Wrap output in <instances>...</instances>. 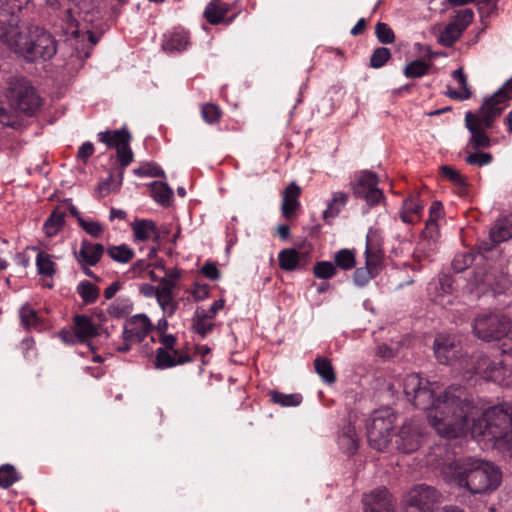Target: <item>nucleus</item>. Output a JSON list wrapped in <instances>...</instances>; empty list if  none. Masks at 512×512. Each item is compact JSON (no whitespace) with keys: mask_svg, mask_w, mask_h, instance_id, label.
<instances>
[{"mask_svg":"<svg viewBox=\"0 0 512 512\" xmlns=\"http://www.w3.org/2000/svg\"><path fill=\"white\" fill-rule=\"evenodd\" d=\"M403 390L415 408L427 411L429 423L442 437L463 436L467 418L478 409L477 400L465 388L450 386L435 397L431 383L418 374L405 377Z\"/></svg>","mask_w":512,"mask_h":512,"instance_id":"nucleus-1","label":"nucleus"},{"mask_svg":"<svg viewBox=\"0 0 512 512\" xmlns=\"http://www.w3.org/2000/svg\"><path fill=\"white\" fill-rule=\"evenodd\" d=\"M446 483L466 489L470 494H490L502 482V472L493 462L474 457H462L442 468Z\"/></svg>","mask_w":512,"mask_h":512,"instance_id":"nucleus-2","label":"nucleus"},{"mask_svg":"<svg viewBox=\"0 0 512 512\" xmlns=\"http://www.w3.org/2000/svg\"><path fill=\"white\" fill-rule=\"evenodd\" d=\"M477 400V412L469 416L463 428V435L470 430L475 438H483L499 443L512 440V407L495 405L485 408L481 399L472 395Z\"/></svg>","mask_w":512,"mask_h":512,"instance_id":"nucleus-3","label":"nucleus"},{"mask_svg":"<svg viewBox=\"0 0 512 512\" xmlns=\"http://www.w3.org/2000/svg\"><path fill=\"white\" fill-rule=\"evenodd\" d=\"M512 80H507L490 98L486 99L480 108L479 114L467 112L465 125L471 137L469 145L474 149L488 148L491 140L486 129L492 127L494 120L502 113L509 100L512 99Z\"/></svg>","mask_w":512,"mask_h":512,"instance_id":"nucleus-4","label":"nucleus"},{"mask_svg":"<svg viewBox=\"0 0 512 512\" xmlns=\"http://www.w3.org/2000/svg\"><path fill=\"white\" fill-rule=\"evenodd\" d=\"M9 41L11 50L27 61L51 59L57 52V43L54 37L39 27L30 29L28 37L18 29L15 39H9Z\"/></svg>","mask_w":512,"mask_h":512,"instance_id":"nucleus-5","label":"nucleus"},{"mask_svg":"<svg viewBox=\"0 0 512 512\" xmlns=\"http://www.w3.org/2000/svg\"><path fill=\"white\" fill-rule=\"evenodd\" d=\"M99 141L108 147H114L117 150V159L121 170L117 176L110 173L109 177L101 181L98 189L101 193L108 194L120 188L123 181L124 169L133 161V152L130 148L131 135L125 129L100 132Z\"/></svg>","mask_w":512,"mask_h":512,"instance_id":"nucleus-6","label":"nucleus"},{"mask_svg":"<svg viewBox=\"0 0 512 512\" xmlns=\"http://www.w3.org/2000/svg\"><path fill=\"white\" fill-rule=\"evenodd\" d=\"M10 106L26 115H33L41 104V99L31 83L23 77L11 78L7 87Z\"/></svg>","mask_w":512,"mask_h":512,"instance_id":"nucleus-7","label":"nucleus"},{"mask_svg":"<svg viewBox=\"0 0 512 512\" xmlns=\"http://www.w3.org/2000/svg\"><path fill=\"white\" fill-rule=\"evenodd\" d=\"M365 267L356 269L353 275L355 285L364 287L374 278L382 261V238L377 229H370L366 237Z\"/></svg>","mask_w":512,"mask_h":512,"instance_id":"nucleus-8","label":"nucleus"},{"mask_svg":"<svg viewBox=\"0 0 512 512\" xmlns=\"http://www.w3.org/2000/svg\"><path fill=\"white\" fill-rule=\"evenodd\" d=\"M395 421L396 414L393 409L389 407L373 412L371 421L367 425V438L372 448L378 451H383L387 448Z\"/></svg>","mask_w":512,"mask_h":512,"instance_id":"nucleus-9","label":"nucleus"},{"mask_svg":"<svg viewBox=\"0 0 512 512\" xmlns=\"http://www.w3.org/2000/svg\"><path fill=\"white\" fill-rule=\"evenodd\" d=\"M474 333L484 341L500 339L511 329V321L505 315L489 314L478 317L474 322Z\"/></svg>","mask_w":512,"mask_h":512,"instance_id":"nucleus-10","label":"nucleus"},{"mask_svg":"<svg viewBox=\"0 0 512 512\" xmlns=\"http://www.w3.org/2000/svg\"><path fill=\"white\" fill-rule=\"evenodd\" d=\"M58 335L67 344L85 343L98 335V325L87 315H75L72 330H62Z\"/></svg>","mask_w":512,"mask_h":512,"instance_id":"nucleus-11","label":"nucleus"},{"mask_svg":"<svg viewBox=\"0 0 512 512\" xmlns=\"http://www.w3.org/2000/svg\"><path fill=\"white\" fill-rule=\"evenodd\" d=\"M152 327L146 314H136L128 318L123 325L124 350H130L134 344L142 342Z\"/></svg>","mask_w":512,"mask_h":512,"instance_id":"nucleus-12","label":"nucleus"},{"mask_svg":"<svg viewBox=\"0 0 512 512\" xmlns=\"http://www.w3.org/2000/svg\"><path fill=\"white\" fill-rule=\"evenodd\" d=\"M474 12L470 8L457 11L452 20L439 34L438 42L445 47H451L461 37L465 29L471 24Z\"/></svg>","mask_w":512,"mask_h":512,"instance_id":"nucleus-13","label":"nucleus"},{"mask_svg":"<svg viewBox=\"0 0 512 512\" xmlns=\"http://www.w3.org/2000/svg\"><path fill=\"white\" fill-rule=\"evenodd\" d=\"M441 493L436 488L419 484L409 491L406 503L416 506L425 512H434V506L440 502Z\"/></svg>","mask_w":512,"mask_h":512,"instance_id":"nucleus-14","label":"nucleus"},{"mask_svg":"<svg viewBox=\"0 0 512 512\" xmlns=\"http://www.w3.org/2000/svg\"><path fill=\"white\" fill-rule=\"evenodd\" d=\"M378 177L375 173L364 171L354 186L356 197L363 198L370 206L377 205L383 199V192L377 187Z\"/></svg>","mask_w":512,"mask_h":512,"instance_id":"nucleus-15","label":"nucleus"},{"mask_svg":"<svg viewBox=\"0 0 512 512\" xmlns=\"http://www.w3.org/2000/svg\"><path fill=\"white\" fill-rule=\"evenodd\" d=\"M420 438V430L416 425L404 423L396 436V448L404 454L413 453L420 447Z\"/></svg>","mask_w":512,"mask_h":512,"instance_id":"nucleus-16","label":"nucleus"},{"mask_svg":"<svg viewBox=\"0 0 512 512\" xmlns=\"http://www.w3.org/2000/svg\"><path fill=\"white\" fill-rule=\"evenodd\" d=\"M105 248L100 243H92L83 239L79 250L74 251V256L80 266L96 265L104 254Z\"/></svg>","mask_w":512,"mask_h":512,"instance_id":"nucleus-17","label":"nucleus"},{"mask_svg":"<svg viewBox=\"0 0 512 512\" xmlns=\"http://www.w3.org/2000/svg\"><path fill=\"white\" fill-rule=\"evenodd\" d=\"M363 502L365 512H395L391 495L386 488L372 491Z\"/></svg>","mask_w":512,"mask_h":512,"instance_id":"nucleus-18","label":"nucleus"},{"mask_svg":"<svg viewBox=\"0 0 512 512\" xmlns=\"http://www.w3.org/2000/svg\"><path fill=\"white\" fill-rule=\"evenodd\" d=\"M175 287L176 284H172L171 281L164 282V285H160V290L156 298L163 314L167 317L173 316L178 308V301L175 300L174 297Z\"/></svg>","mask_w":512,"mask_h":512,"instance_id":"nucleus-19","label":"nucleus"},{"mask_svg":"<svg viewBox=\"0 0 512 512\" xmlns=\"http://www.w3.org/2000/svg\"><path fill=\"white\" fill-rule=\"evenodd\" d=\"M423 204L417 196H410L403 201L401 211L399 213L401 220L406 224H415L421 219Z\"/></svg>","mask_w":512,"mask_h":512,"instance_id":"nucleus-20","label":"nucleus"},{"mask_svg":"<svg viewBox=\"0 0 512 512\" xmlns=\"http://www.w3.org/2000/svg\"><path fill=\"white\" fill-rule=\"evenodd\" d=\"M438 220L436 219H428L426 222L425 229L422 232L424 239L418 244L414 252V257L420 261L423 258L428 257L425 254V250L427 247L431 246V241L434 243L438 237L439 227Z\"/></svg>","mask_w":512,"mask_h":512,"instance_id":"nucleus-21","label":"nucleus"},{"mask_svg":"<svg viewBox=\"0 0 512 512\" xmlns=\"http://www.w3.org/2000/svg\"><path fill=\"white\" fill-rule=\"evenodd\" d=\"M131 227L135 241H145L153 238L155 242H158L159 235L154 221L149 219H136Z\"/></svg>","mask_w":512,"mask_h":512,"instance_id":"nucleus-22","label":"nucleus"},{"mask_svg":"<svg viewBox=\"0 0 512 512\" xmlns=\"http://www.w3.org/2000/svg\"><path fill=\"white\" fill-rule=\"evenodd\" d=\"M452 77L458 85V89H452L448 87L445 93L448 97L459 101L467 100L471 97L472 92L467 82V76L464 73L463 68H458L452 72Z\"/></svg>","mask_w":512,"mask_h":512,"instance_id":"nucleus-23","label":"nucleus"},{"mask_svg":"<svg viewBox=\"0 0 512 512\" xmlns=\"http://www.w3.org/2000/svg\"><path fill=\"white\" fill-rule=\"evenodd\" d=\"M300 196V187L296 183L289 184L283 192L282 214L290 218L299 206L298 198Z\"/></svg>","mask_w":512,"mask_h":512,"instance_id":"nucleus-24","label":"nucleus"},{"mask_svg":"<svg viewBox=\"0 0 512 512\" xmlns=\"http://www.w3.org/2000/svg\"><path fill=\"white\" fill-rule=\"evenodd\" d=\"M489 238L493 243H502L512 238V216L499 218L490 229Z\"/></svg>","mask_w":512,"mask_h":512,"instance_id":"nucleus-25","label":"nucleus"},{"mask_svg":"<svg viewBox=\"0 0 512 512\" xmlns=\"http://www.w3.org/2000/svg\"><path fill=\"white\" fill-rule=\"evenodd\" d=\"M18 30V17L14 15L0 16V46L6 45L11 49L9 39H15Z\"/></svg>","mask_w":512,"mask_h":512,"instance_id":"nucleus-26","label":"nucleus"},{"mask_svg":"<svg viewBox=\"0 0 512 512\" xmlns=\"http://www.w3.org/2000/svg\"><path fill=\"white\" fill-rule=\"evenodd\" d=\"M62 21V29L64 34L68 36H73L75 38H78L80 36H82L83 38L87 37L92 45H95L97 43L98 39L89 30L81 32L78 29V23L73 17L70 9L66 10L65 16Z\"/></svg>","mask_w":512,"mask_h":512,"instance_id":"nucleus-27","label":"nucleus"},{"mask_svg":"<svg viewBox=\"0 0 512 512\" xmlns=\"http://www.w3.org/2000/svg\"><path fill=\"white\" fill-rule=\"evenodd\" d=\"M189 44V34L184 30H174L163 43V49L168 52H181Z\"/></svg>","mask_w":512,"mask_h":512,"instance_id":"nucleus-28","label":"nucleus"},{"mask_svg":"<svg viewBox=\"0 0 512 512\" xmlns=\"http://www.w3.org/2000/svg\"><path fill=\"white\" fill-rule=\"evenodd\" d=\"M229 8L221 0H212L205 8L204 16L210 24H218L224 20Z\"/></svg>","mask_w":512,"mask_h":512,"instance_id":"nucleus-29","label":"nucleus"},{"mask_svg":"<svg viewBox=\"0 0 512 512\" xmlns=\"http://www.w3.org/2000/svg\"><path fill=\"white\" fill-rule=\"evenodd\" d=\"M348 201V195L344 192H334L332 199L328 202L327 208L323 211V219L329 222L339 215Z\"/></svg>","mask_w":512,"mask_h":512,"instance_id":"nucleus-30","label":"nucleus"},{"mask_svg":"<svg viewBox=\"0 0 512 512\" xmlns=\"http://www.w3.org/2000/svg\"><path fill=\"white\" fill-rule=\"evenodd\" d=\"M314 368L316 373L327 383L331 384L336 381V374L329 358L318 356L314 360Z\"/></svg>","mask_w":512,"mask_h":512,"instance_id":"nucleus-31","label":"nucleus"},{"mask_svg":"<svg viewBox=\"0 0 512 512\" xmlns=\"http://www.w3.org/2000/svg\"><path fill=\"white\" fill-rule=\"evenodd\" d=\"M213 318L206 309L197 308L193 317V327L201 336H205L213 328Z\"/></svg>","mask_w":512,"mask_h":512,"instance_id":"nucleus-32","label":"nucleus"},{"mask_svg":"<svg viewBox=\"0 0 512 512\" xmlns=\"http://www.w3.org/2000/svg\"><path fill=\"white\" fill-rule=\"evenodd\" d=\"M151 197L161 205H168L172 199L173 191L167 183L154 181L150 184Z\"/></svg>","mask_w":512,"mask_h":512,"instance_id":"nucleus-33","label":"nucleus"},{"mask_svg":"<svg viewBox=\"0 0 512 512\" xmlns=\"http://www.w3.org/2000/svg\"><path fill=\"white\" fill-rule=\"evenodd\" d=\"M65 215L64 211L56 209L45 221L43 230L48 237L55 236L62 229L65 223Z\"/></svg>","mask_w":512,"mask_h":512,"instance_id":"nucleus-34","label":"nucleus"},{"mask_svg":"<svg viewBox=\"0 0 512 512\" xmlns=\"http://www.w3.org/2000/svg\"><path fill=\"white\" fill-rule=\"evenodd\" d=\"M192 361L189 354H156V368H168Z\"/></svg>","mask_w":512,"mask_h":512,"instance_id":"nucleus-35","label":"nucleus"},{"mask_svg":"<svg viewBox=\"0 0 512 512\" xmlns=\"http://www.w3.org/2000/svg\"><path fill=\"white\" fill-rule=\"evenodd\" d=\"M504 362L502 360L496 362L493 361L488 363V359L486 356H481L477 359V361L472 364L470 367L466 368V372L470 374H479L482 371L489 372L490 374L494 373L496 370L503 367Z\"/></svg>","mask_w":512,"mask_h":512,"instance_id":"nucleus-36","label":"nucleus"},{"mask_svg":"<svg viewBox=\"0 0 512 512\" xmlns=\"http://www.w3.org/2000/svg\"><path fill=\"white\" fill-rule=\"evenodd\" d=\"M271 397V401L274 404L284 406V407H295L301 404L302 396L300 394H283L276 390H271L269 392Z\"/></svg>","mask_w":512,"mask_h":512,"instance_id":"nucleus-37","label":"nucleus"},{"mask_svg":"<svg viewBox=\"0 0 512 512\" xmlns=\"http://www.w3.org/2000/svg\"><path fill=\"white\" fill-rule=\"evenodd\" d=\"M109 257L118 263H128L134 258V251L126 244L110 246L107 249Z\"/></svg>","mask_w":512,"mask_h":512,"instance_id":"nucleus-38","label":"nucleus"},{"mask_svg":"<svg viewBox=\"0 0 512 512\" xmlns=\"http://www.w3.org/2000/svg\"><path fill=\"white\" fill-rule=\"evenodd\" d=\"M19 317L22 325L27 329L40 328L42 325L37 312L27 304L20 308Z\"/></svg>","mask_w":512,"mask_h":512,"instance_id":"nucleus-39","label":"nucleus"},{"mask_svg":"<svg viewBox=\"0 0 512 512\" xmlns=\"http://www.w3.org/2000/svg\"><path fill=\"white\" fill-rule=\"evenodd\" d=\"M299 259V253L295 249H284L278 255L279 266L285 271L296 269Z\"/></svg>","mask_w":512,"mask_h":512,"instance_id":"nucleus-40","label":"nucleus"},{"mask_svg":"<svg viewBox=\"0 0 512 512\" xmlns=\"http://www.w3.org/2000/svg\"><path fill=\"white\" fill-rule=\"evenodd\" d=\"M36 267L40 275L52 277L55 273V263L51 256L45 252H39L36 257Z\"/></svg>","mask_w":512,"mask_h":512,"instance_id":"nucleus-41","label":"nucleus"},{"mask_svg":"<svg viewBox=\"0 0 512 512\" xmlns=\"http://www.w3.org/2000/svg\"><path fill=\"white\" fill-rule=\"evenodd\" d=\"M20 479V475L11 464L0 466V487L7 489Z\"/></svg>","mask_w":512,"mask_h":512,"instance_id":"nucleus-42","label":"nucleus"},{"mask_svg":"<svg viewBox=\"0 0 512 512\" xmlns=\"http://www.w3.org/2000/svg\"><path fill=\"white\" fill-rule=\"evenodd\" d=\"M334 262L336 268L338 267L342 270H350L354 268L356 264L355 255L353 251L349 249H341L335 253Z\"/></svg>","mask_w":512,"mask_h":512,"instance_id":"nucleus-43","label":"nucleus"},{"mask_svg":"<svg viewBox=\"0 0 512 512\" xmlns=\"http://www.w3.org/2000/svg\"><path fill=\"white\" fill-rule=\"evenodd\" d=\"M430 65L423 60H414L408 63L403 70L407 78H419L426 75Z\"/></svg>","mask_w":512,"mask_h":512,"instance_id":"nucleus-44","label":"nucleus"},{"mask_svg":"<svg viewBox=\"0 0 512 512\" xmlns=\"http://www.w3.org/2000/svg\"><path fill=\"white\" fill-rule=\"evenodd\" d=\"M77 292L86 304L95 302L99 295L97 287L89 281L80 282Z\"/></svg>","mask_w":512,"mask_h":512,"instance_id":"nucleus-45","label":"nucleus"},{"mask_svg":"<svg viewBox=\"0 0 512 512\" xmlns=\"http://www.w3.org/2000/svg\"><path fill=\"white\" fill-rule=\"evenodd\" d=\"M434 352L448 351L457 348V340L454 336L439 334L434 340Z\"/></svg>","mask_w":512,"mask_h":512,"instance_id":"nucleus-46","label":"nucleus"},{"mask_svg":"<svg viewBox=\"0 0 512 512\" xmlns=\"http://www.w3.org/2000/svg\"><path fill=\"white\" fill-rule=\"evenodd\" d=\"M391 57V52L386 47L376 48L370 57V66L375 69L383 67Z\"/></svg>","mask_w":512,"mask_h":512,"instance_id":"nucleus-47","label":"nucleus"},{"mask_svg":"<svg viewBox=\"0 0 512 512\" xmlns=\"http://www.w3.org/2000/svg\"><path fill=\"white\" fill-rule=\"evenodd\" d=\"M313 271L319 279H330L336 274V266L332 262L321 261L315 264Z\"/></svg>","mask_w":512,"mask_h":512,"instance_id":"nucleus-48","label":"nucleus"},{"mask_svg":"<svg viewBox=\"0 0 512 512\" xmlns=\"http://www.w3.org/2000/svg\"><path fill=\"white\" fill-rule=\"evenodd\" d=\"M474 261V254L473 252H462L457 254L453 261H452V267L453 270L457 273H460L467 269Z\"/></svg>","mask_w":512,"mask_h":512,"instance_id":"nucleus-49","label":"nucleus"},{"mask_svg":"<svg viewBox=\"0 0 512 512\" xmlns=\"http://www.w3.org/2000/svg\"><path fill=\"white\" fill-rule=\"evenodd\" d=\"M375 34L382 44H391L395 40L393 30L386 23H377L375 26Z\"/></svg>","mask_w":512,"mask_h":512,"instance_id":"nucleus-50","label":"nucleus"},{"mask_svg":"<svg viewBox=\"0 0 512 512\" xmlns=\"http://www.w3.org/2000/svg\"><path fill=\"white\" fill-rule=\"evenodd\" d=\"M79 226L90 236L98 238L103 233V226L94 220L79 218Z\"/></svg>","mask_w":512,"mask_h":512,"instance_id":"nucleus-51","label":"nucleus"},{"mask_svg":"<svg viewBox=\"0 0 512 512\" xmlns=\"http://www.w3.org/2000/svg\"><path fill=\"white\" fill-rule=\"evenodd\" d=\"M465 161L470 165L482 167L492 162V155L486 152L469 153L465 157Z\"/></svg>","mask_w":512,"mask_h":512,"instance_id":"nucleus-52","label":"nucleus"},{"mask_svg":"<svg viewBox=\"0 0 512 512\" xmlns=\"http://www.w3.org/2000/svg\"><path fill=\"white\" fill-rule=\"evenodd\" d=\"M202 118L208 124H214L219 121L221 111L218 106L214 104H205L201 110Z\"/></svg>","mask_w":512,"mask_h":512,"instance_id":"nucleus-53","label":"nucleus"},{"mask_svg":"<svg viewBox=\"0 0 512 512\" xmlns=\"http://www.w3.org/2000/svg\"><path fill=\"white\" fill-rule=\"evenodd\" d=\"M441 171H442L443 176L448 178L450 181H452L456 185H459V186L465 185L464 178L459 173V171H457L456 169H454L450 166H442Z\"/></svg>","mask_w":512,"mask_h":512,"instance_id":"nucleus-54","label":"nucleus"},{"mask_svg":"<svg viewBox=\"0 0 512 512\" xmlns=\"http://www.w3.org/2000/svg\"><path fill=\"white\" fill-rule=\"evenodd\" d=\"M159 346L155 352H165L166 350H172L176 344V338L173 334L162 333L159 335Z\"/></svg>","mask_w":512,"mask_h":512,"instance_id":"nucleus-55","label":"nucleus"},{"mask_svg":"<svg viewBox=\"0 0 512 512\" xmlns=\"http://www.w3.org/2000/svg\"><path fill=\"white\" fill-rule=\"evenodd\" d=\"M155 269H160L164 272V277L160 279V285H164V282L171 281L175 284V281L180 278V271L177 268L166 270L162 264L156 265Z\"/></svg>","mask_w":512,"mask_h":512,"instance_id":"nucleus-56","label":"nucleus"},{"mask_svg":"<svg viewBox=\"0 0 512 512\" xmlns=\"http://www.w3.org/2000/svg\"><path fill=\"white\" fill-rule=\"evenodd\" d=\"M151 262L148 259H141L136 261L131 268L129 269V273L132 275V278H138L141 276L143 272H145L150 266Z\"/></svg>","mask_w":512,"mask_h":512,"instance_id":"nucleus-57","label":"nucleus"},{"mask_svg":"<svg viewBox=\"0 0 512 512\" xmlns=\"http://www.w3.org/2000/svg\"><path fill=\"white\" fill-rule=\"evenodd\" d=\"M131 310V304L128 302L120 303V302H114L109 307V314L114 317H121L125 314H128Z\"/></svg>","mask_w":512,"mask_h":512,"instance_id":"nucleus-58","label":"nucleus"},{"mask_svg":"<svg viewBox=\"0 0 512 512\" xmlns=\"http://www.w3.org/2000/svg\"><path fill=\"white\" fill-rule=\"evenodd\" d=\"M135 175L144 177V176H151V177H164V171L156 166L153 167H140L134 170Z\"/></svg>","mask_w":512,"mask_h":512,"instance_id":"nucleus-59","label":"nucleus"},{"mask_svg":"<svg viewBox=\"0 0 512 512\" xmlns=\"http://www.w3.org/2000/svg\"><path fill=\"white\" fill-rule=\"evenodd\" d=\"M342 442L346 445V454L348 456L354 455L358 450V441L352 435L345 433L342 436Z\"/></svg>","mask_w":512,"mask_h":512,"instance_id":"nucleus-60","label":"nucleus"},{"mask_svg":"<svg viewBox=\"0 0 512 512\" xmlns=\"http://www.w3.org/2000/svg\"><path fill=\"white\" fill-rule=\"evenodd\" d=\"M201 271L205 277L211 280H217L220 277V271L214 263H205Z\"/></svg>","mask_w":512,"mask_h":512,"instance_id":"nucleus-61","label":"nucleus"},{"mask_svg":"<svg viewBox=\"0 0 512 512\" xmlns=\"http://www.w3.org/2000/svg\"><path fill=\"white\" fill-rule=\"evenodd\" d=\"M94 152V146L91 142L83 143L78 150V158L86 162Z\"/></svg>","mask_w":512,"mask_h":512,"instance_id":"nucleus-62","label":"nucleus"},{"mask_svg":"<svg viewBox=\"0 0 512 512\" xmlns=\"http://www.w3.org/2000/svg\"><path fill=\"white\" fill-rule=\"evenodd\" d=\"M159 290H160V285L152 286L150 284H143L140 287L141 294L148 298H152V297L157 298Z\"/></svg>","mask_w":512,"mask_h":512,"instance_id":"nucleus-63","label":"nucleus"},{"mask_svg":"<svg viewBox=\"0 0 512 512\" xmlns=\"http://www.w3.org/2000/svg\"><path fill=\"white\" fill-rule=\"evenodd\" d=\"M498 243H493L491 240L490 241H482L481 243L478 244L477 246V249H478V253L480 255H482L483 257H487V254L493 250V248L497 245Z\"/></svg>","mask_w":512,"mask_h":512,"instance_id":"nucleus-64","label":"nucleus"}]
</instances>
